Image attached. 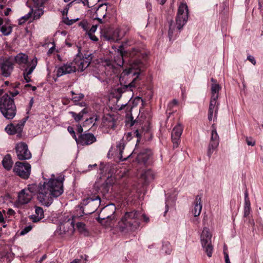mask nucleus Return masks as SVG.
<instances>
[{
    "label": "nucleus",
    "mask_w": 263,
    "mask_h": 263,
    "mask_svg": "<svg viewBox=\"0 0 263 263\" xmlns=\"http://www.w3.org/2000/svg\"><path fill=\"white\" fill-rule=\"evenodd\" d=\"M221 89L220 85L217 83H212L211 85V98L218 99L219 92Z\"/></svg>",
    "instance_id": "nucleus-30"
},
{
    "label": "nucleus",
    "mask_w": 263,
    "mask_h": 263,
    "mask_svg": "<svg viewBox=\"0 0 263 263\" xmlns=\"http://www.w3.org/2000/svg\"><path fill=\"white\" fill-rule=\"evenodd\" d=\"M20 85V83L19 82L11 84V87L13 88V90H9V92L12 98L17 96L19 93L18 90H16V88H18Z\"/></svg>",
    "instance_id": "nucleus-34"
},
{
    "label": "nucleus",
    "mask_w": 263,
    "mask_h": 263,
    "mask_svg": "<svg viewBox=\"0 0 263 263\" xmlns=\"http://www.w3.org/2000/svg\"><path fill=\"white\" fill-rule=\"evenodd\" d=\"M224 259L226 263H231L229 255L227 253H224Z\"/></svg>",
    "instance_id": "nucleus-63"
},
{
    "label": "nucleus",
    "mask_w": 263,
    "mask_h": 263,
    "mask_svg": "<svg viewBox=\"0 0 263 263\" xmlns=\"http://www.w3.org/2000/svg\"><path fill=\"white\" fill-rule=\"evenodd\" d=\"M182 131L183 127L180 124H178L173 129L172 132V141L173 143L174 147H177L178 146Z\"/></svg>",
    "instance_id": "nucleus-18"
},
{
    "label": "nucleus",
    "mask_w": 263,
    "mask_h": 263,
    "mask_svg": "<svg viewBox=\"0 0 263 263\" xmlns=\"http://www.w3.org/2000/svg\"><path fill=\"white\" fill-rule=\"evenodd\" d=\"M31 166L27 162L17 161L15 162L13 171L23 179H28L31 174Z\"/></svg>",
    "instance_id": "nucleus-6"
},
{
    "label": "nucleus",
    "mask_w": 263,
    "mask_h": 263,
    "mask_svg": "<svg viewBox=\"0 0 263 263\" xmlns=\"http://www.w3.org/2000/svg\"><path fill=\"white\" fill-rule=\"evenodd\" d=\"M135 136L137 138V143L136 144V148L140 144V142L142 143L145 141V138H144V135L145 134V132L143 129V128L136 129L135 132Z\"/></svg>",
    "instance_id": "nucleus-29"
},
{
    "label": "nucleus",
    "mask_w": 263,
    "mask_h": 263,
    "mask_svg": "<svg viewBox=\"0 0 263 263\" xmlns=\"http://www.w3.org/2000/svg\"><path fill=\"white\" fill-rule=\"evenodd\" d=\"M258 4H259V9L261 11H262L263 10V1H259Z\"/></svg>",
    "instance_id": "nucleus-64"
},
{
    "label": "nucleus",
    "mask_w": 263,
    "mask_h": 263,
    "mask_svg": "<svg viewBox=\"0 0 263 263\" xmlns=\"http://www.w3.org/2000/svg\"><path fill=\"white\" fill-rule=\"evenodd\" d=\"M14 61L16 63L20 65L21 68L23 67H25L26 65L30 63V62L28 61V56L23 53L17 54L14 57Z\"/></svg>",
    "instance_id": "nucleus-24"
},
{
    "label": "nucleus",
    "mask_w": 263,
    "mask_h": 263,
    "mask_svg": "<svg viewBox=\"0 0 263 263\" xmlns=\"http://www.w3.org/2000/svg\"><path fill=\"white\" fill-rule=\"evenodd\" d=\"M0 67L2 70V74L4 77H8L10 76L13 69V64L9 59L0 62Z\"/></svg>",
    "instance_id": "nucleus-17"
},
{
    "label": "nucleus",
    "mask_w": 263,
    "mask_h": 263,
    "mask_svg": "<svg viewBox=\"0 0 263 263\" xmlns=\"http://www.w3.org/2000/svg\"><path fill=\"white\" fill-rule=\"evenodd\" d=\"M120 231L123 234H126L132 230V211L124 213L118 222Z\"/></svg>",
    "instance_id": "nucleus-9"
},
{
    "label": "nucleus",
    "mask_w": 263,
    "mask_h": 263,
    "mask_svg": "<svg viewBox=\"0 0 263 263\" xmlns=\"http://www.w3.org/2000/svg\"><path fill=\"white\" fill-rule=\"evenodd\" d=\"M35 213V214L31 215L30 217L33 222H38L44 218V211L42 208L36 206Z\"/></svg>",
    "instance_id": "nucleus-26"
},
{
    "label": "nucleus",
    "mask_w": 263,
    "mask_h": 263,
    "mask_svg": "<svg viewBox=\"0 0 263 263\" xmlns=\"http://www.w3.org/2000/svg\"><path fill=\"white\" fill-rule=\"evenodd\" d=\"M89 38L93 41L97 42L98 41V39L93 34H88Z\"/></svg>",
    "instance_id": "nucleus-55"
},
{
    "label": "nucleus",
    "mask_w": 263,
    "mask_h": 263,
    "mask_svg": "<svg viewBox=\"0 0 263 263\" xmlns=\"http://www.w3.org/2000/svg\"><path fill=\"white\" fill-rule=\"evenodd\" d=\"M67 130L71 136L75 133L73 128L71 126H68Z\"/></svg>",
    "instance_id": "nucleus-61"
},
{
    "label": "nucleus",
    "mask_w": 263,
    "mask_h": 263,
    "mask_svg": "<svg viewBox=\"0 0 263 263\" xmlns=\"http://www.w3.org/2000/svg\"><path fill=\"white\" fill-rule=\"evenodd\" d=\"M15 151L17 158L20 160H28L31 158V154L28 148V145L25 142H20L16 144Z\"/></svg>",
    "instance_id": "nucleus-13"
},
{
    "label": "nucleus",
    "mask_w": 263,
    "mask_h": 263,
    "mask_svg": "<svg viewBox=\"0 0 263 263\" xmlns=\"http://www.w3.org/2000/svg\"><path fill=\"white\" fill-rule=\"evenodd\" d=\"M28 118V117L24 118L16 124H14L13 123L8 124L5 127V131L10 135H14L17 134L18 137H21L23 127L27 120Z\"/></svg>",
    "instance_id": "nucleus-11"
},
{
    "label": "nucleus",
    "mask_w": 263,
    "mask_h": 263,
    "mask_svg": "<svg viewBox=\"0 0 263 263\" xmlns=\"http://www.w3.org/2000/svg\"><path fill=\"white\" fill-rule=\"evenodd\" d=\"M79 26L81 27L87 33L90 28L89 24L86 21H82L79 23Z\"/></svg>",
    "instance_id": "nucleus-41"
},
{
    "label": "nucleus",
    "mask_w": 263,
    "mask_h": 263,
    "mask_svg": "<svg viewBox=\"0 0 263 263\" xmlns=\"http://www.w3.org/2000/svg\"><path fill=\"white\" fill-rule=\"evenodd\" d=\"M124 147L125 145L122 140L117 143L116 145V155H117V157L121 161H123L127 159V158H123L122 155Z\"/></svg>",
    "instance_id": "nucleus-27"
},
{
    "label": "nucleus",
    "mask_w": 263,
    "mask_h": 263,
    "mask_svg": "<svg viewBox=\"0 0 263 263\" xmlns=\"http://www.w3.org/2000/svg\"><path fill=\"white\" fill-rule=\"evenodd\" d=\"M32 229V227L31 226H29L26 227L21 232L22 235H24L28 232H29Z\"/></svg>",
    "instance_id": "nucleus-48"
},
{
    "label": "nucleus",
    "mask_w": 263,
    "mask_h": 263,
    "mask_svg": "<svg viewBox=\"0 0 263 263\" xmlns=\"http://www.w3.org/2000/svg\"><path fill=\"white\" fill-rule=\"evenodd\" d=\"M126 114L125 126L127 128L132 127V106L128 105Z\"/></svg>",
    "instance_id": "nucleus-33"
},
{
    "label": "nucleus",
    "mask_w": 263,
    "mask_h": 263,
    "mask_svg": "<svg viewBox=\"0 0 263 263\" xmlns=\"http://www.w3.org/2000/svg\"><path fill=\"white\" fill-rule=\"evenodd\" d=\"M212 234L209 229L204 228L200 236V241L202 248L208 257L212 255L213 247L211 243Z\"/></svg>",
    "instance_id": "nucleus-8"
},
{
    "label": "nucleus",
    "mask_w": 263,
    "mask_h": 263,
    "mask_svg": "<svg viewBox=\"0 0 263 263\" xmlns=\"http://www.w3.org/2000/svg\"><path fill=\"white\" fill-rule=\"evenodd\" d=\"M251 208L244 207V217H248L250 214Z\"/></svg>",
    "instance_id": "nucleus-52"
},
{
    "label": "nucleus",
    "mask_w": 263,
    "mask_h": 263,
    "mask_svg": "<svg viewBox=\"0 0 263 263\" xmlns=\"http://www.w3.org/2000/svg\"><path fill=\"white\" fill-rule=\"evenodd\" d=\"M32 197V195L25 189L22 190L18 194V199L23 204L28 203Z\"/></svg>",
    "instance_id": "nucleus-25"
},
{
    "label": "nucleus",
    "mask_w": 263,
    "mask_h": 263,
    "mask_svg": "<svg viewBox=\"0 0 263 263\" xmlns=\"http://www.w3.org/2000/svg\"><path fill=\"white\" fill-rule=\"evenodd\" d=\"M15 214V211L12 209H9L7 212V214L9 216H14Z\"/></svg>",
    "instance_id": "nucleus-53"
},
{
    "label": "nucleus",
    "mask_w": 263,
    "mask_h": 263,
    "mask_svg": "<svg viewBox=\"0 0 263 263\" xmlns=\"http://www.w3.org/2000/svg\"><path fill=\"white\" fill-rule=\"evenodd\" d=\"M189 18V9L185 3H180L179 5L177 15L176 18V26L180 30L186 24Z\"/></svg>",
    "instance_id": "nucleus-7"
},
{
    "label": "nucleus",
    "mask_w": 263,
    "mask_h": 263,
    "mask_svg": "<svg viewBox=\"0 0 263 263\" xmlns=\"http://www.w3.org/2000/svg\"><path fill=\"white\" fill-rule=\"evenodd\" d=\"M24 79L25 80L26 83H29L31 81V79L29 76H27L25 74H23Z\"/></svg>",
    "instance_id": "nucleus-57"
},
{
    "label": "nucleus",
    "mask_w": 263,
    "mask_h": 263,
    "mask_svg": "<svg viewBox=\"0 0 263 263\" xmlns=\"http://www.w3.org/2000/svg\"><path fill=\"white\" fill-rule=\"evenodd\" d=\"M118 50L120 51V57L117 59H115L114 62L106 61L99 77L100 81L107 84H111L113 82L120 81L122 86L113 89L111 93L112 97L117 100L126 90L132 91V81L128 83L126 82L127 78L132 72L131 53L122 49Z\"/></svg>",
    "instance_id": "nucleus-1"
},
{
    "label": "nucleus",
    "mask_w": 263,
    "mask_h": 263,
    "mask_svg": "<svg viewBox=\"0 0 263 263\" xmlns=\"http://www.w3.org/2000/svg\"><path fill=\"white\" fill-rule=\"evenodd\" d=\"M84 97V95L83 93H79L77 94L74 97H73L71 99V100L75 103V104H77V103L80 100H82Z\"/></svg>",
    "instance_id": "nucleus-42"
},
{
    "label": "nucleus",
    "mask_w": 263,
    "mask_h": 263,
    "mask_svg": "<svg viewBox=\"0 0 263 263\" xmlns=\"http://www.w3.org/2000/svg\"><path fill=\"white\" fill-rule=\"evenodd\" d=\"M246 142L248 145L254 146L255 144V141L251 137H247L246 139Z\"/></svg>",
    "instance_id": "nucleus-45"
},
{
    "label": "nucleus",
    "mask_w": 263,
    "mask_h": 263,
    "mask_svg": "<svg viewBox=\"0 0 263 263\" xmlns=\"http://www.w3.org/2000/svg\"><path fill=\"white\" fill-rule=\"evenodd\" d=\"M212 130L211 133L210 140L207 150V156L210 158L215 150L216 149L219 144V137L217 133L216 128L212 125Z\"/></svg>",
    "instance_id": "nucleus-10"
},
{
    "label": "nucleus",
    "mask_w": 263,
    "mask_h": 263,
    "mask_svg": "<svg viewBox=\"0 0 263 263\" xmlns=\"http://www.w3.org/2000/svg\"><path fill=\"white\" fill-rule=\"evenodd\" d=\"M219 105V103L217 101V99L211 98L208 111V119L209 121H212L214 112L215 117L217 116Z\"/></svg>",
    "instance_id": "nucleus-20"
},
{
    "label": "nucleus",
    "mask_w": 263,
    "mask_h": 263,
    "mask_svg": "<svg viewBox=\"0 0 263 263\" xmlns=\"http://www.w3.org/2000/svg\"><path fill=\"white\" fill-rule=\"evenodd\" d=\"M86 2L88 3V0H85L84 1H83L82 0H73L69 3V5H72L73 4H80L81 3H83L84 5H85Z\"/></svg>",
    "instance_id": "nucleus-47"
},
{
    "label": "nucleus",
    "mask_w": 263,
    "mask_h": 263,
    "mask_svg": "<svg viewBox=\"0 0 263 263\" xmlns=\"http://www.w3.org/2000/svg\"><path fill=\"white\" fill-rule=\"evenodd\" d=\"M76 22L74 20H69L68 18H67L64 21L65 24L67 25H71Z\"/></svg>",
    "instance_id": "nucleus-51"
},
{
    "label": "nucleus",
    "mask_w": 263,
    "mask_h": 263,
    "mask_svg": "<svg viewBox=\"0 0 263 263\" xmlns=\"http://www.w3.org/2000/svg\"><path fill=\"white\" fill-rule=\"evenodd\" d=\"M163 250L165 251V253L167 254H170L172 252V248L170 246V243L166 242L163 245Z\"/></svg>",
    "instance_id": "nucleus-43"
},
{
    "label": "nucleus",
    "mask_w": 263,
    "mask_h": 263,
    "mask_svg": "<svg viewBox=\"0 0 263 263\" xmlns=\"http://www.w3.org/2000/svg\"><path fill=\"white\" fill-rule=\"evenodd\" d=\"M37 64V59L36 57H34L33 59L25 66L22 68V69L24 70L23 74L27 76L30 75L34 69L35 68Z\"/></svg>",
    "instance_id": "nucleus-23"
},
{
    "label": "nucleus",
    "mask_w": 263,
    "mask_h": 263,
    "mask_svg": "<svg viewBox=\"0 0 263 263\" xmlns=\"http://www.w3.org/2000/svg\"><path fill=\"white\" fill-rule=\"evenodd\" d=\"M111 184L108 182L103 183L98 189V193L99 192L102 194L103 197H105V195L108 193Z\"/></svg>",
    "instance_id": "nucleus-32"
},
{
    "label": "nucleus",
    "mask_w": 263,
    "mask_h": 263,
    "mask_svg": "<svg viewBox=\"0 0 263 263\" xmlns=\"http://www.w3.org/2000/svg\"><path fill=\"white\" fill-rule=\"evenodd\" d=\"M137 176L143 184H147L154 178V174L151 170H146L142 167L138 169Z\"/></svg>",
    "instance_id": "nucleus-14"
},
{
    "label": "nucleus",
    "mask_w": 263,
    "mask_h": 263,
    "mask_svg": "<svg viewBox=\"0 0 263 263\" xmlns=\"http://www.w3.org/2000/svg\"><path fill=\"white\" fill-rule=\"evenodd\" d=\"M0 110L7 119H12L16 114V107L14 99L6 93L0 99Z\"/></svg>",
    "instance_id": "nucleus-5"
},
{
    "label": "nucleus",
    "mask_w": 263,
    "mask_h": 263,
    "mask_svg": "<svg viewBox=\"0 0 263 263\" xmlns=\"http://www.w3.org/2000/svg\"><path fill=\"white\" fill-rule=\"evenodd\" d=\"M97 28V25H92L90 28H89L87 34H93V33H95V32L96 31Z\"/></svg>",
    "instance_id": "nucleus-49"
},
{
    "label": "nucleus",
    "mask_w": 263,
    "mask_h": 263,
    "mask_svg": "<svg viewBox=\"0 0 263 263\" xmlns=\"http://www.w3.org/2000/svg\"><path fill=\"white\" fill-rule=\"evenodd\" d=\"M64 176L60 175L57 178H50L43 184H31L26 190L30 193L37 194V200L43 205L49 206L53 202V198L60 196L63 193Z\"/></svg>",
    "instance_id": "nucleus-2"
},
{
    "label": "nucleus",
    "mask_w": 263,
    "mask_h": 263,
    "mask_svg": "<svg viewBox=\"0 0 263 263\" xmlns=\"http://www.w3.org/2000/svg\"><path fill=\"white\" fill-rule=\"evenodd\" d=\"M4 214H6V211L3 210L2 211H0V223H5L6 222L4 217Z\"/></svg>",
    "instance_id": "nucleus-46"
},
{
    "label": "nucleus",
    "mask_w": 263,
    "mask_h": 263,
    "mask_svg": "<svg viewBox=\"0 0 263 263\" xmlns=\"http://www.w3.org/2000/svg\"><path fill=\"white\" fill-rule=\"evenodd\" d=\"M98 165L97 164H89L88 166V170H86V172H88L93 169H96Z\"/></svg>",
    "instance_id": "nucleus-56"
},
{
    "label": "nucleus",
    "mask_w": 263,
    "mask_h": 263,
    "mask_svg": "<svg viewBox=\"0 0 263 263\" xmlns=\"http://www.w3.org/2000/svg\"><path fill=\"white\" fill-rule=\"evenodd\" d=\"M70 99L68 98H63L62 99V103L64 105H67L70 103Z\"/></svg>",
    "instance_id": "nucleus-59"
},
{
    "label": "nucleus",
    "mask_w": 263,
    "mask_h": 263,
    "mask_svg": "<svg viewBox=\"0 0 263 263\" xmlns=\"http://www.w3.org/2000/svg\"><path fill=\"white\" fill-rule=\"evenodd\" d=\"M174 26H173L172 22L170 24V27L168 30V36L170 37V40H171L173 37V33L174 31Z\"/></svg>",
    "instance_id": "nucleus-44"
},
{
    "label": "nucleus",
    "mask_w": 263,
    "mask_h": 263,
    "mask_svg": "<svg viewBox=\"0 0 263 263\" xmlns=\"http://www.w3.org/2000/svg\"><path fill=\"white\" fill-rule=\"evenodd\" d=\"M152 156L151 150L145 149L139 153L137 156L136 161L139 165L146 166L148 164V160Z\"/></svg>",
    "instance_id": "nucleus-15"
},
{
    "label": "nucleus",
    "mask_w": 263,
    "mask_h": 263,
    "mask_svg": "<svg viewBox=\"0 0 263 263\" xmlns=\"http://www.w3.org/2000/svg\"><path fill=\"white\" fill-rule=\"evenodd\" d=\"M83 129L81 125H79L78 126V129H77V132L78 133L80 134V135L81 134H83L82 133H83Z\"/></svg>",
    "instance_id": "nucleus-62"
},
{
    "label": "nucleus",
    "mask_w": 263,
    "mask_h": 263,
    "mask_svg": "<svg viewBox=\"0 0 263 263\" xmlns=\"http://www.w3.org/2000/svg\"><path fill=\"white\" fill-rule=\"evenodd\" d=\"M37 6H42L44 5L45 0H32Z\"/></svg>",
    "instance_id": "nucleus-50"
},
{
    "label": "nucleus",
    "mask_w": 263,
    "mask_h": 263,
    "mask_svg": "<svg viewBox=\"0 0 263 263\" xmlns=\"http://www.w3.org/2000/svg\"><path fill=\"white\" fill-rule=\"evenodd\" d=\"M12 28L11 26H7L6 24L1 27V31L4 35H8L12 32Z\"/></svg>",
    "instance_id": "nucleus-37"
},
{
    "label": "nucleus",
    "mask_w": 263,
    "mask_h": 263,
    "mask_svg": "<svg viewBox=\"0 0 263 263\" xmlns=\"http://www.w3.org/2000/svg\"><path fill=\"white\" fill-rule=\"evenodd\" d=\"M147 54L144 47L141 49L133 48V88L142 79L146 68Z\"/></svg>",
    "instance_id": "nucleus-3"
},
{
    "label": "nucleus",
    "mask_w": 263,
    "mask_h": 263,
    "mask_svg": "<svg viewBox=\"0 0 263 263\" xmlns=\"http://www.w3.org/2000/svg\"><path fill=\"white\" fill-rule=\"evenodd\" d=\"M100 203L101 198L97 193L91 194L87 198L84 199L82 202L83 205L93 206L92 209L86 214L95 212L100 205Z\"/></svg>",
    "instance_id": "nucleus-12"
},
{
    "label": "nucleus",
    "mask_w": 263,
    "mask_h": 263,
    "mask_svg": "<svg viewBox=\"0 0 263 263\" xmlns=\"http://www.w3.org/2000/svg\"><path fill=\"white\" fill-rule=\"evenodd\" d=\"M78 53L72 62L66 64L59 67L57 71V76L60 77L64 74L71 73L76 71H83L90 63L91 58L89 59V55L85 59L82 58L81 53V47H78Z\"/></svg>",
    "instance_id": "nucleus-4"
},
{
    "label": "nucleus",
    "mask_w": 263,
    "mask_h": 263,
    "mask_svg": "<svg viewBox=\"0 0 263 263\" xmlns=\"http://www.w3.org/2000/svg\"><path fill=\"white\" fill-rule=\"evenodd\" d=\"M76 227L79 232L81 234H84L85 235L88 233L85 224L81 222H78L76 223Z\"/></svg>",
    "instance_id": "nucleus-36"
},
{
    "label": "nucleus",
    "mask_w": 263,
    "mask_h": 263,
    "mask_svg": "<svg viewBox=\"0 0 263 263\" xmlns=\"http://www.w3.org/2000/svg\"><path fill=\"white\" fill-rule=\"evenodd\" d=\"M202 208L201 196L198 195L194 203V208L192 210V213L195 217L200 215Z\"/></svg>",
    "instance_id": "nucleus-22"
},
{
    "label": "nucleus",
    "mask_w": 263,
    "mask_h": 263,
    "mask_svg": "<svg viewBox=\"0 0 263 263\" xmlns=\"http://www.w3.org/2000/svg\"><path fill=\"white\" fill-rule=\"evenodd\" d=\"M135 220L133 222V228L137 229L140 226V221L143 219L144 221L148 222L149 218L146 217L141 211H135L133 216Z\"/></svg>",
    "instance_id": "nucleus-21"
},
{
    "label": "nucleus",
    "mask_w": 263,
    "mask_h": 263,
    "mask_svg": "<svg viewBox=\"0 0 263 263\" xmlns=\"http://www.w3.org/2000/svg\"><path fill=\"white\" fill-rule=\"evenodd\" d=\"M247 59L249 60L253 65L256 64V61L252 55H248Z\"/></svg>",
    "instance_id": "nucleus-54"
},
{
    "label": "nucleus",
    "mask_w": 263,
    "mask_h": 263,
    "mask_svg": "<svg viewBox=\"0 0 263 263\" xmlns=\"http://www.w3.org/2000/svg\"><path fill=\"white\" fill-rule=\"evenodd\" d=\"M44 14V11L41 8H38L34 11L33 10V20H37L41 17Z\"/></svg>",
    "instance_id": "nucleus-39"
},
{
    "label": "nucleus",
    "mask_w": 263,
    "mask_h": 263,
    "mask_svg": "<svg viewBox=\"0 0 263 263\" xmlns=\"http://www.w3.org/2000/svg\"><path fill=\"white\" fill-rule=\"evenodd\" d=\"M145 5H146V8L148 10H152V4L149 2L147 1L145 3Z\"/></svg>",
    "instance_id": "nucleus-60"
},
{
    "label": "nucleus",
    "mask_w": 263,
    "mask_h": 263,
    "mask_svg": "<svg viewBox=\"0 0 263 263\" xmlns=\"http://www.w3.org/2000/svg\"><path fill=\"white\" fill-rule=\"evenodd\" d=\"M28 87H30L32 91H35L36 90V87L34 86H32L31 84H27L25 85V88H27Z\"/></svg>",
    "instance_id": "nucleus-58"
},
{
    "label": "nucleus",
    "mask_w": 263,
    "mask_h": 263,
    "mask_svg": "<svg viewBox=\"0 0 263 263\" xmlns=\"http://www.w3.org/2000/svg\"><path fill=\"white\" fill-rule=\"evenodd\" d=\"M83 206H81L80 208V215L78 214L75 213L74 215L72 216V221L70 222L71 225L73 227L74 226V222L76 221V219L77 218H79L82 217L84 214H85Z\"/></svg>",
    "instance_id": "nucleus-38"
},
{
    "label": "nucleus",
    "mask_w": 263,
    "mask_h": 263,
    "mask_svg": "<svg viewBox=\"0 0 263 263\" xmlns=\"http://www.w3.org/2000/svg\"><path fill=\"white\" fill-rule=\"evenodd\" d=\"M33 13V9L31 8L30 12L28 13V14H26L24 16L20 18L18 20V24L20 25H23L26 21H27L32 15Z\"/></svg>",
    "instance_id": "nucleus-35"
},
{
    "label": "nucleus",
    "mask_w": 263,
    "mask_h": 263,
    "mask_svg": "<svg viewBox=\"0 0 263 263\" xmlns=\"http://www.w3.org/2000/svg\"><path fill=\"white\" fill-rule=\"evenodd\" d=\"M143 101L142 99V97L140 94L139 96H137L135 97L133 100V108L137 106L139 104L143 105Z\"/></svg>",
    "instance_id": "nucleus-40"
},
{
    "label": "nucleus",
    "mask_w": 263,
    "mask_h": 263,
    "mask_svg": "<svg viewBox=\"0 0 263 263\" xmlns=\"http://www.w3.org/2000/svg\"><path fill=\"white\" fill-rule=\"evenodd\" d=\"M13 163V162L10 154H7L3 158L2 160V164L6 170L10 171L12 167Z\"/></svg>",
    "instance_id": "nucleus-28"
},
{
    "label": "nucleus",
    "mask_w": 263,
    "mask_h": 263,
    "mask_svg": "<svg viewBox=\"0 0 263 263\" xmlns=\"http://www.w3.org/2000/svg\"><path fill=\"white\" fill-rule=\"evenodd\" d=\"M96 141L95 136L91 133H84L79 136L78 144L82 145H88Z\"/></svg>",
    "instance_id": "nucleus-16"
},
{
    "label": "nucleus",
    "mask_w": 263,
    "mask_h": 263,
    "mask_svg": "<svg viewBox=\"0 0 263 263\" xmlns=\"http://www.w3.org/2000/svg\"><path fill=\"white\" fill-rule=\"evenodd\" d=\"M87 113V110L86 108L82 109L79 114H77L74 111L69 112V114L71 115L75 121L77 123H79L81 120H82L83 119L84 115Z\"/></svg>",
    "instance_id": "nucleus-31"
},
{
    "label": "nucleus",
    "mask_w": 263,
    "mask_h": 263,
    "mask_svg": "<svg viewBox=\"0 0 263 263\" xmlns=\"http://www.w3.org/2000/svg\"><path fill=\"white\" fill-rule=\"evenodd\" d=\"M103 37L106 40L110 42H118L121 39L118 29L105 32Z\"/></svg>",
    "instance_id": "nucleus-19"
}]
</instances>
